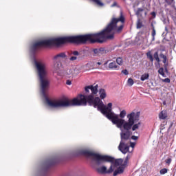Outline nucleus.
I'll use <instances>...</instances> for the list:
<instances>
[{
  "mask_svg": "<svg viewBox=\"0 0 176 176\" xmlns=\"http://www.w3.org/2000/svg\"><path fill=\"white\" fill-rule=\"evenodd\" d=\"M107 64H108V61H107L106 63H104V65H107Z\"/></svg>",
  "mask_w": 176,
  "mask_h": 176,
  "instance_id": "nucleus-42",
  "label": "nucleus"
},
{
  "mask_svg": "<svg viewBox=\"0 0 176 176\" xmlns=\"http://www.w3.org/2000/svg\"><path fill=\"white\" fill-rule=\"evenodd\" d=\"M131 138V140H133V141H137V140H138V136L132 135Z\"/></svg>",
  "mask_w": 176,
  "mask_h": 176,
  "instance_id": "nucleus-31",
  "label": "nucleus"
},
{
  "mask_svg": "<svg viewBox=\"0 0 176 176\" xmlns=\"http://www.w3.org/2000/svg\"><path fill=\"white\" fill-rule=\"evenodd\" d=\"M158 74L162 75L164 78H166V74H164V69L163 67H160L158 70Z\"/></svg>",
  "mask_w": 176,
  "mask_h": 176,
  "instance_id": "nucleus-19",
  "label": "nucleus"
},
{
  "mask_svg": "<svg viewBox=\"0 0 176 176\" xmlns=\"http://www.w3.org/2000/svg\"><path fill=\"white\" fill-rule=\"evenodd\" d=\"M121 132L120 133V142L118 146V149L123 153V155H126L128 153L130 149V137H131V134L133 132L131 131H125L123 129H120Z\"/></svg>",
  "mask_w": 176,
  "mask_h": 176,
  "instance_id": "nucleus-3",
  "label": "nucleus"
},
{
  "mask_svg": "<svg viewBox=\"0 0 176 176\" xmlns=\"http://www.w3.org/2000/svg\"><path fill=\"white\" fill-rule=\"evenodd\" d=\"M148 79H149V74H144L140 77V80H142V82L148 80Z\"/></svg>",
  "mask_w": 176,
  "mask_h": 176,
  "instance_id": "nucleus-15",
  "label": "nucleus"
},
{
  "mask_svg": "<svg viewBox=\"0 0 176 176\" xmlns=\"http://www.w3.org/2000/svg\"><path fill=\"white\" fill-rule=\"evenodd\" d=\"M69 56H72L69 58H65L63 61V65L68 67L69 64H71V61H76V60H79V56H80V53L78 51H72L71 53L68 52Z\"/></svg>",
  "mask_w": 176,
  "mask_h": 176,
  "instance_id": "nucleus-5",
  "label": "nucleus"
},
{
  "mask_svg": "<svg viewBox=\"0 0 176 176\" xmlns=\"http://www.w3.org/2000/svg\"><path fill=\"white\" fill-rule=\"evenodd\" d=\"M151 14H152L153 16H154V17H155V16H156V13H155V12H151Z\"/></svg>",
  "mask_w": 176,
  "mask_h": 176,
  "instance_id": "nucleus-38",
  "label": "nucleus"
},
{
  "mask_svg": "<svg viewBox=\"0 0 176 176\" xmlns=\"http://www.w3.org/2000/svg\"><path fill=\"white\" fill-rule=\"evenodd\" d=\"M97 64H98V65H101L102 63H101V62H98Z\"/></svg>",
  "mask_w": 176,
  "mask_h": 176,
  "instance_id": "nucleus-41",
  "label": "nucleus"
},
{
  "mask_svg": "<svg viewBox=\"0 0 176 176\" xmlns=\"http://www.w3.org/2000/svg\"><path fill=\"white\" fill-rule=\"evenodd\" d=\"M119 68V65H116V62H111L109 64V69H118Z\"/></svg>",
  "mask_w": 176,
  "mask_h": 176,
  "instance_id": "nucleus-10",
  "label": "nucleus"
},
{
  "mask_svg": "<svg viewBox=\"0 0 176 176\" xmlns=\"http://www.w3.org/2000/svg\"><path fill=\"white\" fill-rule=\"evenodd\" d=\"M142 12H144V9L143 8H138V10L136 11V16H142V14L141 13H142Z\"/></svg>",
  "mask_w": 176,
  "mask_h": 176,
  "instance_id": "nucleus-23",
  "label": "nucleus"
},
{
  "mask_svg": "<svg viewBox=\"0 0 176 176\" xmlns=\"http://www.w3.org/2000/svg\"><path fill=\"white\" fill-rule=\"evenodd\" d=\"M126 110L121 111L120 115H118V119H124V118H126Z\"/></svg>",
  "mask_w": 176,
  "mask_h": 176,
  "instance_id": "nucleus-17",
  "label": "nucleus"
},
{
  "mask_svg": "<svg viewBox=\"0 0 176 176\" xmlns=\"http://www.w3.org/2000/svg\"><path fill=\"white\" fill-rule=\"evenodd\" d=\"M98 173L100 174H112L113 173V168L112 165L110 166L109 168L107 170V166H102L97 169Z\"/></svg>",
  "mask_w": 176,
  "mask_h": 176,
  "instance_id": "nucleus-7",
  "label": "nucleus"
},
{
  "mask_svg": "<svg viewBox=\"0 0 176 176\" xmlns=\"http://www.w3.org/2000/svg\"><path fill=\"white\" fill-rule=\"evenodd\" d=\"M163 82H165L166 83H170V82H171V80H170V78H167L163 80Z\"/></svg>",
  "mask_w": 176,
  "mask_h": 176,
  "instance_id": "nucleus-30",
  "label": "nucleus"
},
{
  "mask_svg": "<svg viewBox=\"0 0 176 176\" xmlns=\"http://www.w3.org/2000/svg\"><path fill=\"white\" fill-rule=\"evenodd\" d=\"M117 3L116 2H114L112 5H111V8H115V6H116Z\"/></svg>",
  "mask_w": 176,
  "mask_h": 176,
  "instance_id": "nucleus-37",
  "label": "nucleus"
},
{
  "mask_svg": "<svg viewBox=\"0 0 176 176\" xmlns=\"http://www.w3.org/2000/svg\"><path fill=\"white\" fill-rule=\"evenodd\" d=\"M140 112H137L136 113L132 112L127 115L128 121H126L124 119H120L119 116L113 113L111 109V112L107 114V118L109 120H111L113 124H116L118 129H123L126 131H130L134 123L140 120Z\"/></svg>",
  "mask_w": 176,
  "mask_h": 176,
  "instance_id": "nucleus-2",
  "label": "nucleus"
},
{
  "mask_svg": "<svg viewBox=\"0 0 176 176\" xmlns=\"http://www.w3.org/2000/svg\"><path fill=\"white\" fill-rule=\"evenodd\" d=\"M122 74H124V75H129V71L127 69L122 70Z\"/></svg>",
  "mask_w": 176,
  "mask_h": 176,
  "instance_id": "nucleus-29",
  "label": "nucleus"
},
{
  "mask_svg": "<svg viewBox=\"0 0 176 176\" xmlns=\"http://www.w3.org/2000/svg\"><path fill=\"white\" fill-rule=\"evenodd\" d=\"M116 63L118 64V65H123V59L121 57H118L116 59Z\"/></svg>",
  "mask_w": 176,
  "mask_h": 176,
  "instance_id": "nucleus-25",
  "label": "nucleus"
},
{
  "mask_svg": "<svg viewBox=\"0 0 176 176\" xmlns=\"http://www.w3.org/2000/svg\"><path fill=\"white\" fill-rule=\"evenodd\" d=\"M76 71H78V69H70L68 74H72L73 76H76L78 75V72L75 73Z\"/></svg>",
  "mask_w": 176,
  "mask_h": 176,
  "instance_id": "nucleus-20",
  "label": "nucleus"
},
{
  "mask_svg": "<svg viewBox=\"0 0 176 176\" xmlns=\"http://www.w3.org/2000/svg\"><path fill=\"white\" fill-rule=\"evenodd\" d=\"M153 57L155 60H157V63H160L162 60V63L164 64L165 71L167 72V56L162 52L159 54V53L156 52L154 53Z\"/></svg>",
  "mask_w": 176,
  "mask_h": 176,
  "instance_id": "nucleus-6",
  "label": "nucleus"
},
{
  "mask_svg": "<svg viewBox=\"0 0 176 176\" xmlns=\"http://www.w3.org/2000/svg\"><path fill=\"white\" fill-rule=\"evenodd\" d=\"M151 35L153 36L152 42H153L155 41V36H156V30H155V28H153Z\"/></svg>",
  "mask_w": 176,
  "mask_h": 176,
  "instance_id": "nucleus-26",
  "label": "nucleus"
},
{
  "mask_svg": "<svg viewBox=\"0 0 176 176\" xmlns=\"http://www.w3.org/2000/svg\"><path fill=\"white\" fill-rule=\"evenodd\" d=\"M61 63L60 62H56L54 63V68L56 71H58V69H60V68H61Z\"/></svg>",
  "mask_w": 176,
  "mask_h": 176,
  "instance_id": "nucleus-18",
  "label": "nucleus"
},
{
  "mask_svg": "<svg viewBox=\"0 0 176 176\" xmlns=\"http://www.w3.org/2000/svg\"><path fill=\"white\" fill-rule=\"evenodd\" d=\"M151 28H152V30H153V28H155V26L153 25V23H151Z\"/></svg>",
  "mask_w": 176,
  "mask_h": 176,
  "instance_id": "nucleus-39",
  "label": "nucleus"
},
{
  "mask_svg": "<svg viewBox=\"0 0 176 176\" xmlns=\"http://www.w3.org/2000/svg\"><path fill=\"white\" fill-rule=\"evenodd\" d=\"M95 56H102V54H107V50L104 47L96 48L93 50Z\"/></svg>",
  "mask_w": 176,
  "mask_h": 176,
  "instance_id": "nucleus-8",
  "label": "nucleus"
},
{
  "mask_svg": "<svg viewBox=\"0 0 176 176\" xmlns=\"http://www.w3.org/2000/svg\"><path fill=\"white\" fill-rule=\"evenodd\" d=\"M160 119L164 120L167 118V111L163 110L159 114Z\"/></svg>",
  "mask_w": 176,
  "mask_h": 176,
  "instance_id": "nucleus-11",
  "label": "nucleus"
},
{
  "mask_svg": "<svg viewBox=\"0 0 176 176\" xmlns=\"http://www.w3.org/2000/svg\"><path fill=\"white\" fill-rule=\"evenodd\" d=\"M163 104H164V105H166V102H164Z\"/></svg>",
  "mask_w": 176,
  "mask_h": 176,
  "instance_id": "nucleus-43",
  "label": "nucleus"
},
{
  "mask_svg": "<svg viewBox=\"0 0 176 176\" xmlns=\"http://www.w3.org/2000/svg\"><path fill=\"white\" fill-rule=\"evenodd\" d=\"M66 85H68V86H71V85H72V82L69 80H67L66 81Z\"/></svg>",
  "mask_w": 176,
  "mask_h": 176,
  "instance_id": "nucleus-35",
  "label": "nucleus"
},
{
  "mask_svg": "<svg viewBox=\"0 0 176 176\" xmlns=\"http://www.w3.org/2000/svg\"><path fill=\"white\" fill-rule=\"evenodd\" d=\"M173 2H174V0H166V3H168V5H171V3H173Z\"/></svg>",
  "mask_w": 176,
  "mask_h": 176,
  "instance_id": "nucleus-33",
  "label": "nucleus"
},
{
  "mask_svg": "<svg viewBox=\"0 0 176 176\" xmlns=\"http://www.w3.org/2000/svg\"><path fill=\"white\" fill-rule=\"evenodd\" d=\"M100 97L102 100H104L105 97H107V92L105 91V89H100L99 91Z\"/></svg>",
  "mask_w": 176,
  "mask_h": 176,
  "instance_id": "nucleus-12",
  "label": "nucleus"
},
{
  "mask_svg": "<svg viewBox=\"0 0 176 176\" xmlns=\"http://www.w3.org/2000/svg\"><path fill=\"white\" fill-rule=\"evenodd\" d=\"M60 58H67V54H65V52L59 53L54 56V60L55 61H58Z\"/></svg>",
  "mask_w": 176,
  "mask_h": 176,
  "instance_id": "nucleus-9",
  "label": "nucleus"
},
{
  "mask_svg": "<svg viewBox=\"0 0 176 176\" xmlns=\"http://www.w3.org/2000/svg\"><path fill=\"white\" fill-rule=\"evenodd\" d=\"M147 58L151 61V63H153V56H152V54L151 52L146 53Z\"/></svg>",
  "mask_w": 176,
  "mask_h": 176,
  "instance_id": "nucleus-24",
  "label": "nucleus"
},
{
  "mask_svg": "<svg viewBox=\"0 0 176 176\" xmlns=\"http://www.w3.org/2000/svg\"><path fill=\"white\" fill-rule=\"evenodd\" d=\"M168 171V169L164 168L160 170V174H161V175H164V174H167Z\"/></svg>",
  "mask_w": 176,
  "mask_h": 176,
  "instance_id": "nucleus-22",
  "label": "nucleus"
},
{
  "mask_svg": "<svg viewBox=\"0 0 176 176\" xmlns=\"http://www.w3.org/2000/svg\"><path fill=\"white\" fill-rule=\"evenodd\" d=\"M134 148V146H135V142H130V144H129V148Z\"/></svg>",
  "mask_w": 176,
  "mask_h": 176,
  "instance_id": "nucleus-34",
  "label": "nucleus"
},
{
  "mask_svg": "<svg viewBox=\"0 0 176 176\" xmlns=\"http://www.w3.org/2000/svg\"><path fill=\"white\" fill-rule=\"evenodd\" d=\"M78 155H83L84 156H91L92 160L96 162L97 166H100L101 164H104L105 162L111 163V166H112V168L113 170L116 167H118V166H122V167H119L113 172V176H116L118 174H122L124 171V167L126 166H123V159L120 158L118 160H115V158L108 156V155H101L100 154H97L96 153H93L91 151L87 150H81L78 151Z\"/></svg>",
  "mask_w": 176,
  "mask_h": 176,
  "instance_id": "nucleus-1",
  "label": "nucleus"
},
{
  "mask_svg": "<svg viewBox=\"0 0 176 176\" xmlns=\"http://www.w3.org/2000/svg\"><path fill=\"white\" fill-rule=\"evenodd\" d=\"M131 157V153H129L127 156L126 157L122 166H127V163L129 162V160H130V158Z\"/></svg>",
  "mask_w": 176,
  "mask_h": 176,
  "instance_id": "nucleus-16",
  "label": "nucleus"
},
{
  "mask_svg": "<svg viewBox=\"0 0 176 176\" xmlns=\"http://www.w3.org/2000/svg\"><path fill=\"white\" fill-rule=\"evenodd\" d=\"M136 25L138 29L142 28V22H141V19H138Z\"/></svg>",
  "mask_w": 176,
  "mask_h": 176,
  "instance_id": "nucleus-21",
  "label": "nucleus"
},
{
  "mask_svg": "<svg viewBox=\"0 0 176 176\" xmlns=\"http://www.w3.org/2000/svg\"><path fill=\"white\" fill-rule=\"evenodd\" d=\"M128 84L129 86H132L134 85V80H132V78H129L128 79Z\"/></svg>",
  "mask_w": 176,
  "mask_h": 176,
  "instance_id": "nucleus-27",
  "label": "nucleus"
},
{
  "mask_svg": "<svg viewBox=\"0 0 176 176\" xmlns=\"http://www.w3.org/2000/svg\"><path fill=\"white\" fill-rule=\"evenodd\" d=\"M171 161H172L171 158H168L166 160L165 162H166V164H170L171 163Z\"/></svg>",
  "mask_w": 176,
  "mask_h": 176,
  "instance_id": "nucleus-32",
  "label": "nucleus"
},
{
  "mask_svg": "<svg viewBox=\"0 0 176 176\" xmlns=\"http://www.w3.org/2000/svg\"><path fill=\"white\" fill-rule=\"evenodd\" d=\"M56 163H58V158L57 157H54L44 162L40 166V170L38 171L39 175L45 176L49 168H50L52 166L56 164Z\"/></svg>",
  "mask_w": 176,
  "mask_h": 176,
  "instance_id": "nucleus-4",
  "label": "nucleus"
},
{
  "mask_svg": "<svg viewBox=\"0 0 176 176\" xmlns=\"http://www.w3.org/2000/svg\"><path fill=\"white\" fill-rule=\"evenodd\" d=\"M140 126H141V122L133 124L131 126V130H132V131H135V130H138L140 129Z\"/></svg>",
  "mask_w": 176,
  "mask_h": 176,
  "instance_id": "nucleus-13",
  "label": "nucleus"
},
{
  "mask_svg": "<svg viewBox=\"0 0 176 176\" xmlns=\"http://www.w3.org/2000/svg\"><path fill=\"white\" fill-rule=\"evenodd\" d=\"M92 1V2H94L96 5H97V6H98L99 8H103V6H104V3L101 2V1L100 0H91Z\"/></svg>",
  "mask_w": 176,
  "mask_h": 176,
  "instance_id": "nucleus-14",
  "label": "nucleus"
},
{
  "mask_svg": "<svg viewBox=\"0 0 176 176\" xmlns=\"http://www.w3.org/2000/svg\"><path fill=\"white\" fill-rule=\"evenodd\" d=\"M162 21L164 24H168L169 23L168 18H163Z\"/></svg>",
  "mask_w": 176,
  "mask_h": 176,
  "instance_id": "nucleus-28",
  "label": "nucleus"
},
{
  "mask_svg": "<svg viewBox=\"0 0 176 176\" xmlns=\"http://www.w3.org/2000/svg\"><path fill=\"white\" fill-rule=\"evenodd\" d=\"M122 24L124 23V21H120Z\"/></svg>",
  "mask_w": 176,
  "mask_h": 176,
  "instance_id": "nucleus-44",
  "label": "nucleus"
},
{
  "mask_svg": "<svg viewBox=\"0 0 176 176\" xmlns=\"http://www.w3.org/2000/svg\"><path fill=\"white\" fill-rule=\"evenodd\" d=\"M166 35H167L166 34V32L162 33V36H166Z\"/></svg>",
  "mask_w": 176,
  "mask_h": 176,
  "instance_id": "nucleus-40",
  "label": "nucleus"
},
{
  "mask_svg": "<svg viewBox=\"0 0 176 176\" xmlns=\"http://www.w3.org/2000/svg\"><path fill=\"white\" fill-rule=\"evenodd\" d=\"M165 31H166V35L168 34V29L167 28V26L165 27Z\"/></svg>",
  "mask_w": 176,
  "mask_h": 176,
  "instance_id": "nucleus-36",
  "label": "nucleus"
}]
</instances>
